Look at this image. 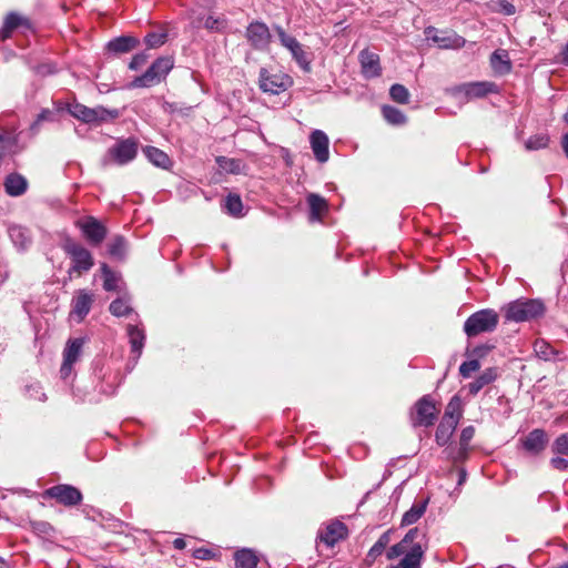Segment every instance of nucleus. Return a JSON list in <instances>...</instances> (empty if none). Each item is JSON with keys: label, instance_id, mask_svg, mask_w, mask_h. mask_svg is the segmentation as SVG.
I'll return each instance as SVG.
<instances>
[{"label": "nucleus", "instance_id": "33", "mask_svg": "<svg viewBox=\"0 0 568 568\" xmlns=\"http://www.w3.org/2000/svg\"><path fill=\"white\" fill-rule=\"evenodd\" d=\"M100 270L103 277V288L106 292L118 291L121 276L113 272L105 263L101 264Z\"/></svg>", "mask_w": 568, "mask_h": 568}, {"label": "nucleus", "instance_id": "50", "mask_svg": "<svg viewBox=\"0 0 568 568\" xmlns=\"http://www.w3.org/2000/svg\"><path fill=\"white\" fill-rule=\"evenodd\" d=\"M192 556L195 558V559H200V560H210L212 559L214 556H215V552L211 549H207V548H204V547H201V548H196L193 552H192Z\"/></svg>", "mask_w": 568, "mask_h": 568}, {"label": "nucleus", "instance_id": "15", "mask_svg": "<svg viewBox=\"0 0 568 568\" xmlns=\"http://www.w3.org/2000/svg\"><path fill=\"white\" fill-rule=\"evenodd\" d=\"M84 341L82 338L69 339L63 349V362L60 368V375L67 379L71 373L73 365L79 361L82 354Z\"/></svg>", "mask_w": 568, "mask_h": 568}, {"label": "nucleus", "instance_id": "3", "mask_svg": "<svg viewBox=\"0 0 568 568\" xmlns=\"http://www.w3.org/2000/svg\"><path fill=\"white\" fill-rule=\"evenodd\" d=\"M274 31L282 47L290 53L296 64L306 73L312 70V52H310L295 37L288 34L283 27L274 26Z\"/></svg>", "mask_w": 568, "mask_h": 568}, {"label": "nucleus", "instance_id": "31", "mask_svg": "<svg viewBox=\"0 0 568 568\" xmlns=\"http://www.w3.org/2000/svg\"><path fill=\"white\" fill-rule=\"evenodd\" d=\"M491 68L500 73L506 74L511 71V62L508 59V53L505 50H496L490 57Z\"/></svg>", "mask_w": 568, "mask_h": 568}, {"label": "nucleus", "instance_id": "35", "mask_svg": "<svg viewBox=\"0 0 568 568\" xmlns=\"http://www.w3.org/2000/svg\"><path fill=\"white\" fill-rule=\"evenodd\" d=\"M382 113L384 119L393 125H402L407 121L406 115L399 109L392 105H384Z\"/></svg>", "mask_w": 568, "mask_h": 568}, {"label": "nucleus", "instance_id": "51", "mask_svg": "<svg viewBox=\"0 0 568 568\" xmlns=\"http://www.w3.org/2000/svg\"><path fill=\"white\" fill-rule=\"evenodd\" d=\"M550 465L554 469L557 470H567L568 469V459L556 456L550 459Z\"/></svg>", "mask_w": 568, "mask_h": 568}, {"label": "nucleus", "instance_id": "30", "mask_svg": "<svg viewBox=\"0 0 568 568\" xmlns=\"http://www.w3.org/2000/svg\"><path fill=\"white\" fill-rule=\"evenodd\" d=\"M428 499L414 503L413 506L403 515L402 526H409L417 523L425 514Z\"/></svg>", "mask_w": 568, "mask_h": 568}, {"label": "nucleus", "instance_id": "23", "mask_svg": "<svg viewBox=\"0 0 568 568\" xmlns=\"http://www.w3.org/2000/svg\"><path fill=\"white\" fill-rule=\"evenodd\" d=\"M140 41L135 37L122 36L118 37L106 44V51L114 55L131 52L139 45Z\"/></svg>", "mask_w": 568, "mask_h": 568}, {"label": "nucleus", "instance_id": "57", "mask_svg": "<svg viewBox=\"0 0 568 568\" xmlns=\"http://www.w3.org/2000/svg\"><path fill=\"white\" fill-rule=\"evenodd\" d=\"M186 546V542L183 538H176L173 540V547L178 550L184 549Z\"/></svg>", "mask_w": 568, "mask_h": 568}, {"label": "nucleus", "instance_id": "10", "mask_svg": "<svg viewBox=\"0 0 568 568\" xmlns=\"http://www.w3.org/2000/svg\"><path fill=\"white\" fill-rule=\"evenodd\" d=\"M74 224L91 246H99L106 237L108 230L105 225L94 216H82Z\"/></svg>", "mask_w": 568, "mask_h": 568}, {"label": "nucleus", "instance_id": "27", "mask_svg": "<svg viewBox=\"0 0 568 568\" xmlns=\"http://www.w3.org/2000/svg\"><path fill=\"white\" fill-rule=\"evenodd\" d=\"M3 185L7 194L20 196L27 191L28 182L21 174L11 173L6 178Z\"/></svg>", "mask_w": 568, "mask_h": 568}, {"label": "nucleus", "instance_id": "39", "mask_svg": "<svg viewBox=\"0 0 568 568\" xmlns=\"http://www.w3.org/2000/svg\"><path fill=\"white\" fill-rule=\"evenodd\" d=\"M109 311L112 315H114L116 317L126 316L133 312L132 307L129 304V301L125 298L114 300L110 304Z\"/></svg>", "mask_w": 568, "mask_h": 568}, {"label": "nucleus", "instance_id": "18", "mask_svg": "<svg viewBox=\"0 0 568 568\" xmlns=\"http://www.w3.org/2000/svg\"><path fill=\"white\" fill-rule=\"evenodd\" d=\"M310 143L317 162L325 163L329 158V140L322 130H314L310 135Z\"/></svg>", "mask_w": 568, "mask_h": 568}, {"label": "nucleus", "instance_id": "60", "mask_svg": "<svg viewBox=\"0 0 568 568\" xmlns=\"http://www.w3.org/2000/svg\"><path fill=\"white\" fill-rule=\"evenodd\" d=\"M562 149L568 158V133H566L562 138Z\"/></svg>", "mask_w": 568, "mask_h": 568}, {"label": "nucleus", "instance_id": "8", "mask_svg": "<svg viewBox=\"0 0 568 568\" xmlns=\"http://www.w3.org/2000/svg\"><path fill=\"white\" fill-rule=\"evenodd\" d=\"M293 85L291 75L284 72L271 73L266 68L258 72V88L264 93L281 94Z\"/></svg>", "mask_w": 568, "mask_h": 568}, {"label": "nucleus", "instance_id": "56", "mask_svg": "<svg viewBox=\"0 0 568 568\" xmlns=\"http://www.w3.org/2000/svg\"><path fill=\"white\" fill-rule=\"evenodd\" d=\"M468 449H469V446H467V449L464 450L463 446L459 444V448H458L457 455L454 457V459L456 462L464 460L467 457V455H468Z\"/></svg>", "mask_w": 568, "mask_h": 568}, {"label": "nucleus", "instance_id": "58", "mask_svg": "<svg viewBox=\"0 0 568 568\" xmlns=\"http://www.w3.org/2000/svg\"><path fill=\"white\" fill-rule=\"evenodd\" d=\"M34 528L42 532H47L48 530L51 529V526L47 523H37Z\"/></svg>", "mask_w": 568, "mask_h": 568}, {"label": "nucleus", "instance_id": "6", "mask_svg": "<svg viewBox=\"0 0 568 568\" xmlns=\"http://www.w3.org/2000/svg\"><path fill=\"white\" fill-rule=\"evenodd\" d=\"M138 150L139 142L136 139H120L111 148L108 149L102 160L103 165H125L136 158Z\"/></svg>", "mask_w": 568, "mask_h": 568}, {"label": "nucleus", "instance_id": "7", "mask_svg": "<svg viewBox=\"0 0 568 568\" xmlns=\"http://www.w3.org/2000/svg\"><path fill=\"white\" fill-rule=\"evenodd\" d=\"M62 248L72 261V265L69 270L70 274L72 272H75L78 274L88 272L94 265L91 252L80 243H77L71 239H68L63 243Z\"/></svg>", "mask_w": 568, "mask_h": 568}, {"label": "nucleus", "instance_id": "37", "mask_svg": "<svg viewBox=\"0 0 568 568\" xmlns=\"http://www.w3.org/2000/svg\"><path fill=\"white\" fill-rule=\"evenodd\" d=\"M109 254L118 260H123L126 253V241L122 235H116L108 246Z\"/></svg>", "mask_w": 568, "mask_h": 568}, {"label": "nucleus", "instance_id": "28", "mask_svg": "<svg viewBox=\"0 0 568 568\" xmlns=\"http://www.w3.org/2000/svg\"><path fill=\"white\" fill-rule=\"evenodd\" d=\"M143 153L146 159L158 168L169 169L172 165V161L169 155L155 146H145L143 149Z\"/></svg>", "mask_w": 568, "mask_h": 568}, {"label": "nucleus", "instance_id": "49", "mask_svg": "<svg viewBox=\"0 0 568 568\" xmlns=\"http://www.w3.org/2000/svg\"><path fill=\"white\" fill-rule=\"evenodd\" d=\"M386 548H384L382 545H379L377 541L371 547L366 555V560L368 564H372L376 560L377 557H379Z\"/></svg>", "mask_w": 568, "mask_h": 568}, {"label": "nucleus", "instance_id": "44", "mask_svg": "<svg viewBox=\"0 0 568 568\" xmlns=\"http://www.w3.org/2000/svg\"><path fill=\"white\" fill-rule=\"evenodd\" d=\"M552 452L555 454L568 456V433L561 434L555 439L552 444Z\"/></svg>", "mask_w": 568, "mask_h": 568}, {"label": "nucleus", "instance_id": "26", "mask_svg": "<svg viewBox=\"0 0 568 568\" xmlns=\"http://www.w3.org/2000/svg\"><path fill=\"white\" fill-rule=\"evenodd\" d=\"M310 207V221L317 222L322 220V216L328 211L327 201L315 193H310L306 197Z\"/></svg>", "mask_w": 568, "mask_h": 568}, {"label": "nucleus", "instance_id": "41", "mask_svg": "<svg viewBox=\"0 0 568 568\" xmlns=\"http://www.w3.org/2000/svg\"><path fill=\"white\" fill-rule=\"evenodd\" d=\"M549 136L547 134H535L525 142V148L528 151H537L548 146Z\"/></svg>", "mask_w": 568, "mask_h": 568}, {"label": "nucleus", "instance_id": "5", "mask_svg": "<svg viewBox=\"0 0 568 568\" xmlns=\"http://www.w3.org/2000/svg\"><path fill=\"white\" fill-rule=\"evenodd\" d=\"M544 304L538 300H517L505 307V318L508 322H526L542 315Z\"/></svg>", "mask_w": 568, "mask_h": 568}, {"label": "nucleus", "instance_id": "2", "mask_svg": "<svg viewBox=\"0 0 568 568\" xmlns=\"http://www.w3.org/2000/svg\"><path fill=\"white\" fill-rule=\"evenodd\" d=\"M174 67L172 57H160L152 62L144 73L135 77L126 89L151 88L161 83Z\"/></svg>", "mask_w": 568, "mask_h": 568}, {"label": "nucleus", "instance_id": "64", "mask_svg": "<svg viewBox=\"0 0 568 568\" xmlns=\"http://www.w3.org/2000/svg\"><path fill=\"white\" fill-rule=\"evenodd\" d=\"M557 568H568V561L562 564V565H560V566H558Z\"/></svg>", "mask_w": 568, "mask_h": 568}, {"label": "nucleus", "instance_id": "63", "mask_svg": "<svg viewBox=\"0 0 568 568\" xmlns=\"http://www.w3.org/2000/svg\"><path fill=\"white\" fill-rule=\"evenodd\" d=\"M38 71L41 72V73H45V72L47 73H52L53 72L48 65L40 67Z\"/></svg>", "mask_w": 568, "mask_h": 568}, {"label": "nucleus", "instance_id": "61", "mask_svg": "<svg viewBox=\"0 0 568 568\" xmlns=\"http://www.w3.org/2000/svg\"><path fill=\"white\" fill-rule=\"evenodd\" d=\"M0 568H12V567L4 558L0 557Z\"/></svg>", "mask_w": 568, "mask_h": 568}, {"label": "nucleus", "instance_id": "36", "mask_svg": "<svg viewBox=\"0 0 568 568\" xmlns=\"http://www.w3.org/2000/svg\"><path fill=\"white\" fill-rule=\"evenodd\" d=\"M463 412H462V404L460 399L457 396H454L445 410V414L442 419L449 420V422H457L459 423V419L462 418Z\"/></svg>", "mask_w": 568, "mask_h": 568}, {"label": "nucleus", "instance_id": "47", "mask_svg": "<svg viewBox=\"0 0 568 568\" xmlns=\"http://www.w3.org/2000/svg\"><path fill=\"white\" fill-rule=\"evenodd\" d=\"M224 20L213 16H209L204 21V27L210 31H221L224 28Z\"/></svg>", "mask_w": 568, "mask_h": 568}, {"label": "nucleus", "instance_id": "53", "mask_svg": "<svg viewBox=\"0 0 568 568\" xmlns=\"http://www.w3.org/2000/svg\"><path fill=\"white\" fill-rule=\"evenodd\" d=\"M393 529H388L385 532H383L379 538L377 539V542L382 545L384 548L388 546L392 539Z\"/></svg>", "mask_w": 568, "mask_h": 568}, {"label": "nucleus", "instance_id": "13", "mask_svg": "<svg viewBox=\"0 0 568 568\" xmlns=\"http://www.w3.org/2000/svg\"><path fill=\"white\" fill-rule=\"evenodd\" d=\"M497 91V85L494 82H468L455 85L448 89L453 97H464L466 100L484 98L489 93Z\"/></svg>", "mask_w": 568, "mask_h": 568}, {"label": "nucleus", "instance_id": "48", "mask_svg": "<svg viewBox=\"0 0 568 568\" xmlns=\"http://www.w3.org/2000/svg\"><path fill=\"white\" fill-rule=\"evenodd\" d=\"M475 435V428L473 426L465 427L460 433L459 444L463 446V449L466 450L467 446H469L470 440Z\"/></svg>", "mask_w": 568, "mask_h": 568}, {"label": "nucleus", "instance_id": "19", "mask_svg": "<svg viewBox=\"0 0 568 568\" xmlns=\"http://www.w3.org/2000/svg\"><path fill=\"white\" fill-rule=\"evenodd\" d=\"M358 60L361 63L362 74L366 79L377 78L382 74L378 54L364 49L359 52Z\"/></svg>", "mask_w": 568, "mask_h": 568}, {"label": "nucleus", "instance_id": "42", "mask_svg": "<svg viewBox=\"0 0 568 568\" xmlns=\"http://www.w3.org/2000/svg\"><path fill=\"white\" fill-rule=\"evenodd\" d=\"M166 33L164 32H150L144 38V43L148 49H154L163 45L166 41Z\"/></svg>", "mask_w": 568, "mask_h": 568}, {"label": "nucleus", "instance_id": "59", "mask_svg": "<svg viewBox=\"0 0 568 568\" xmlns=\"http://www.w3.org/2000/svg\"><path fill=\"white\" fill-rule=\"evenodd\" d=\"M561 61L564 64L568 65V42L566 43V45L561 52Z\"/></svg>", "mask_w": 568, "mask_h": 568}, {"label": "nucleus", "instance_id": "12", "mask_svg": "<svg viewBox=\"0 0 568 568\" xmlns=\"http://www.w3.org/2000/svg\"><path fill=\"white\" fill-rule=\"evenodd\" d=\"M245 38L250 45L257 51H267L272 42L270 28L263 21H252L245 29Z\"/></svg>", "mask_w": 568, "mask_h": 568}, {"label": "nucleus", "instance_id": "14", "mask_svg": "<svg viewBox=\"0 0 568 568\" xmlns=\"http://www.w3.org/2000/svg\"><path fill=\"white\" fill-rule=\"evenodd\" d=\"M43 496L55 499L59 504L67 507L77 506L83 499L82 493L77 487L68 484L52 486L44 490Z\"/></svg>", "mask_w": 568, "mask_h": 568}, {"label": "nucleus", "instance_id": "52", "mask_svg": "<svg viewBox=\"0 0 568 568\" xmlns=\"http://www.w3.org/2000/svg\"><path fill=\"white\" fill-rule=\"evenodd\" d=\"M498 8H499V11H501L503 13H505L507 16H511L516 12L515 6L511 2H509L508 0H499Z\"/></svg>", "mask_w": 568, "mask_h": 568}, {"label": "nucleus", "instance_id": "43", "mask_svg": "<svg viewBox=\"0 0 568 568\" xmlns=\"http://www.w3.org/2000/svg\"><path fill=\"white\" fill-rule=\"evenodd\" d=\"M534 351L538 357L548 361L554 354V348L544 339H538L534 344Z\"/></svg>", "mask_w": 568, "mask_h": 568}, {"label": "nucleus", "instance_id": "11", "mask_svg": "<svg viewBox=\"0 0 568 568\" xmlns=\"http://www.w3.org/2000/svg\"><path fill=\"white\" fill-rule=\"evenodd\" d=\"M438 409L430 395H424L414 405L410 418L413 426L429 427L437 419Z\"/></svg>", "mask_w": 568, "mask_h": 568}, {"label": "nucleus", "instance_id": "29", "mask_svg": "<svg viewBox=\"0 0 568 568\" xmlns=\"http://www.w3.org/2000/svg\"><path fill=\"white\" fill-rule=\"evenodd\" d=\"M497 378V371L494 367L485 369L474 382L468 384V390L471 395H477L486 385Z\"/></svg>", "mask_w": 568, "mask_h": 568}, {"label": "nucleus", "instance_id": "38", "mask_svg": "<svg viewBox=\"0 0 568 568\" xmlns=\"http://www.w3.org/2000/svg\"><path fill=\"white\" fill-rule=\"evenodd\" d=\"M224 207L232 216L239 217L243 215V203L240 195L237 194H229L225 199Z\"/></svg>", "mask_w": 568, "mask_h": 568}, {"label": "nucleus", "instance_id": "1", "mask_svg": "<svg viewBox=\"0 0 568 568\" xmlns=\"http://www.w3.org/2000/svg\"><path fill=\"white\" fill-rule=\"evenodd\" d=\"M427 550V534L419 527L410 528L403 539L386 550V558L394 560L403 558L387 568H422L423 559Z\"/></svg>", "mask_w": 568, "mask_h": 568}, {"label": "nucleus", "instance_id": "22", "mask_svg": "<svg viewBox=\"0 0 568 568\" xmlns=\"http://www.w3.org/2000/svg\"><path fill=\"white\" fill-rule=\"evenodd\" d=\"M93 303V294L80 290L72 300V314L82 321L90 312Z\"/></svg>", "mask_w": 568, "mask_h": 568}, {"label": "nucleus", "instance_id": "40", "mask_svg": "<svg viewBox=\"0 0 568 568\" xmlns=\"http://www.w3.org/2000/svg\"><path fill=\"white\" fill-rule=\"evenodd\" d=\"M389 95L393 101L400 104H406L409 101L408 90L403 84L399 83H395L390 87Z\"/></svg>", "mask_w": 568, "mask_h": 568}, {"label": "nucleus", "instance_id": "45", "mask_svg": "<svg viewBox=\"0 0 568 568\" xmlns=\"http://www.w3.org/2000/svg\"><path fill=\"white\" fill-rule=\"evenodd\" d=\"M480 368V364L478 359H470L463 362L459 366V374L464 378L470 377L471 373L478 371Z\"/></svg>", "mask_w": 568, "mask_h": 568}, {"label": "nucleus", "instance_id": "4", "mask_svg": "<svg viewBox=\"0 0 568 568\" xmlns=\"http://www.w3.org/2000/svg\"><path fill=\"white\" fill-rule=\"evenodd\" d=\"M499 315L491 308H485L473 313L464 323V332L468 337H475L483 333H491L496 329Z\"/></svg>", "mask_w": 568, "mask_h": 568}, {"label": "nucleus", "instance_id": "25", "mask_svg": "<svg viewBox=\"0 0 568 568\" xmlns=\"http://www.w3.org/2000/svg\"><path fill=\"white\" fill-rule=\"evenodd\" d=\"M8 233L14 246L20 251H26L32 243L30 231L22 225L9 226Z\"/></svg>", "mask_w": 568, "mask_h": 568}, {"label": "nucleus", "instance_id": "16", "mask_svg": "<svg viewBox=\"0 0 568 568\" xmlns=\"http://www.w3.org/2000/svg\"><path fill=\"white\" fill-rule=\"evenodd\" d=\"M32 22L28 17L11 11L4 18L3 26L0 30V38L7 40L14 31L28 32L32 31Z\"/></svg>", "mask_w": 568, "mask_h": 568}, {"label": "nucleus", "instance_id": "24", "mask_svg": "<svg viewBox=\"0 0 568 568\" xmlns=\"http://www.w3.org/2000/svg\"><path fill=\"white\" fill-rule=\"evenodd\" d=\"M126 332L131 345V352L134 355V359H138L141 356L142 349L144 347V329L138 324H129L126 327Z\"/></svg>", "mask_w": 568, "mask_h": 568}, {"label": "nucleus", "instance_id": "9", "mask_svg": "<svg viewBox=\"0 0 568 568\" xmlns=\"http://www.w3.org/2000/svg\"><path fill=\"white\" fill-rule=\"evenodd\" d=\"M69 112L72 116L89 124H98L119 116V111L115 109L108 110L103 106L91 109L80 103L71 104Z\"/></svg>", "mask_w": 568, "mask_h": 568}, {"label": "nucleus", "instance_id": "21", "mask_svg": "<svg viewBox=\"0 0 568 568\" xmlns=\"http://www.w3.org/2000/svg\"><path fill=\"white\" fill-rule=\"evenodd\" d=\"M347 536V527L341 521H332L318 532V539L328 547Z\"/></svg>", "mask_w": 568, "mask_h": 568}, {"label": "nucleus", "instance_id": "55", "mask_svg": "<svg viewBox=\"0 0 568 568\" xmlns=\"http://www.w3.org/2000/svg\"><path fill=\"white\" fill-rule=\"evenodd\" d=\"M51 118H52V112L50 110H43V111H41L39 113L36 123H39V122H42V121H47V120H51Z\"/></svg>", "mask_w": 568, "mask_h": 568}, {"label": "nucleus", "instance_id": "46", "mask_svg": "<svg viewBox=\"0 0 568 568\" xmlns=\"http://www.w3.org/2000/svg\"><path fill=\"white\" fill-rule=\"evenodd\" d=\"M150 55L143 51L134 54L129 63V69L133 71L140 70L149 60Z\"/></svg>", "mask_w": 568, "mask_h": 568}, {"label": "nucleus", "instance_id": "34", "mask_svg": "<svg viewBox=\"0 0 568 568\" xmlns=\"http://www.w3.org/2000/svg\"><path fill=\"white\" fill-rule=\"evenodd\" d=\"M234 560L236 568H256L258 562L257 556L250 549H242L236 551L234 555Z\"/></svg>", "mask_w": 568, "mask_h": 568}, {"label": "nucleus", "instance_id": "62", "mask_svg": "<svg viewBox=\"0 0 568 568\" xmlns=\"http://www.w3.org/2000/svg\"><path fill=\"white\" fill-rule=\"evenodd\" d=\"M466 479V471L464 469H462L459 471V479H458V484L462 485Z\"/></svg>", "mask_w": 568, "mask_h": 568}, {"label": "nucleus", "instance_id": "32", "mask_svg": "<svg viewBox=\"0 0 568 568\" xmlns=\"http://www.w3.org/2000/svg\"><path fill=\"white\" fill-rule=\"evenodd\" d=\"M457 425V422L442 419L435 434L436 443L439 446L446 445L452 438Z\"/></svg>", "mask_w": 568, "mask_h": 568}, {"label": "nucleus", "instance_id": "20", "mask_svg": "<svg viewBox=\"0 0 568 568\" xmlns=\"http://www.w3.org/2000/svg\"><path fill=\"white\" fill-rule=\"evenodd\" d=\"M523 447L531 455L540 454L548 444V436L541 428L532 429L523 440Z\"/></svg>", "mask_w": 568, "mask_h": 568}, {"label": "nucleus", "instance_id": "17", "mask_svg": "<svg viewBox=\"0 0 568 568\" xmlns=\"http://www.w3.org/2000/svg\"><path fill=\"white\" fill-rule=\"evenodd\" d=\"M425 33L429 40L436 43L440 49H460L466 40L455 32L438 31L434 27H428Z\"/></svg>", "mask_w": 568, "mask_h": 568}, {"label": "nucleus", "instance_id": "54", "mask_svg": "<svg viewBox=\"0 0 568 568\" xmlns=\"http://www.w3.org/2000/svg\"><path fill=\"white\" fill-rule=\"evenodd\" d=\"M216 162H217V164H219L221 168H224V169H229V168L231 169V166H232L233 164H235V161H234V160H232V159H227V158H225V156H217V158H216Z\"/></svg>", "mask_w": 568, "mask_h": 568}]
</instances>
